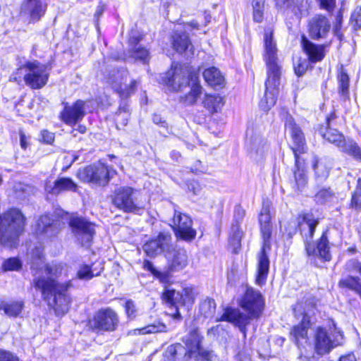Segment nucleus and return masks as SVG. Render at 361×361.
I'll return each mask as SVG.
<instances>
[{"mask_svg": "<svg viewBox=\"0 0 361 361\" xmlns=\"http://www.w3.org/2000/svg\"><path fill=\"white\" fill-rule=\"evenodd\" d=\"M127 75L128 74L126 71H113L108 78V83L121 97H128L135 91L137 86L135 80L132 81L129 87L123 84V81H126Z\"/></svg>", "mask_w": 361, "mask_h": 361, "instance_id": "obj_23", "label": "nucleus"}, {"mask_svg": "<svg viewBox=\"0 0 361 361\" xmlns=\"http://www.w3.org/2000/svg\"><path fill=\"white\" fill-rule=\"evenodd\" d=\"M216 310V303L213 299L207 298L200 305V312L205 318H212Z\"/></svg>", "mask_w": 361, "mask_h": 361, "instance_id": "obj_40", "label": "nucleus"}, {"mask_svg": "<svg viewBox=\"0 0 361 361\" xmlns=\"http://www.w3.org/2000/svg\"><path fill=\"white\" fill-rule=\"evenodd\" d=\"M274 1L279 10H290L297 16L307 15L310 8V3L307 0H274Z\"/></svg>", "mask_w": 361, "mask_h": 361, "instance_id": "obj_27", "label": "nucleus"}, {"mask_svg": "<svg viewBox=\"0 0 361 361\" xmlns=\"http://www.w3.org/2000/svg\"><path fill=\"white\" fill-rule=\"evenodd\" d=\"M243 236V231L238 224H233L231 229L229 235V243L234 247L238 248L240 245V240Z\"/></svg>", "mask_w": 361, "mask_h": 361, "instance_id": "obj_42", "label": "nucleus"}, {"mask_svg": "<svg viewBox=\"0 0 361 361\" xmlns=\"http://www.w3.org/2000/svg\"><path fill=\"white\" fill-rule=\"evenodd\" d=\"M318 223V220L314 217L313 214L309 213L300 215L297 221L298 226L305 240V250L309 259L317 266L319 262H328L331 259L326 232H324L316 242H309L313 237Z\"/></svg>", "mask_w": 361, "mask_h": 361, "instance_id": "obj_4", "label": "nucleus"}, {"mask_svg": "<svg viewBox=\"0 0 361 361\" xmlns=\"http://www.w3.org/2000/svg\"><path fill=\"white\" fill-rule=\"evenodd\" d=\"M29 137L23 132H20V142L23 149H25L28 146Z\"/></svg>", "mask_w": 361, "mask_h": 361, "instance_id": "obj_58", "label": "nucleus"}, {"mask_svg": "<svg viewBox=\"0 0 361 361\" xmlns=\"http://www.w3.org/2000/svg\"><path fill=\"white\" fill-rule=\"evenodd\" d=\"M154 123L163 128H167V123L159 114H154L152 117Z\"/></svg>", "mask_w": 361, "mask_h": 361, "instance_id": "obj_57", "label": "nucleus"}, {"mask_svg": "<svg viewBox=\"0 0 361 361\" xmlns=\"http://www.w3.org/2000/svg\"><path fill=\"white\" fill-rule=\"evenodd\" d=\"M166 326L162 324L148 325L140 329H136L133 330V333L135 335H144L147 334H154L157 332H162L166 331Z\"/></svg>", "mask_w": 361, "mask_h": 361, "instance_id": "obj_43", "label": "nucleus"}, {"mask_svg": "<svg viewBox=\"0 0 361 361\" xmlns=\"http://www.w3.org/2000/svg\"><path fill=\"white\" fill-rule=\"evenodd\" d=\"M339 361H356V357L353 353H348L340 357Z\"/></svg>", "mask_w": 361, "mask_h": 361, "instance_id": "obj_59", "label": "nucleus"}, {"mask_svg": "<svg viewBox=\"0 0 361 361\" xmlns=\"http://www.w3.org/2000/svg\"><path fill=\"white\" fill-rule=\"evenodd\" d=\"M192 219L189 216L175 211L173 219V228L177 238L186 241L193 240L196 231L192 228Z\"/></svg>", "mask_w": 361, "mask_h": 361, "instance_id": "obj_21", "label": "nucleus"}, {"mask_svg": "<svg viewBox=\"0 0 361 361\" xmlns=\"http://www.w3.org/2000/svg\"><path fill=\"white\" fill-rule=\"evenodd\" d=\"M173 47L178 53H190L193 54V46L192 45L189 37L185 33H178L176 32L173 35Z\"/></svg>", "mask_w": 361, "mask_h": 361, "instance_id": "obj_32", "label": "nucleus"}, {"mask_svg": "<svg viewBox=\"0 0 361 361\" xmlns=\"http://www.w3.org/2000/svg\"><path fill=\"white\" fill-rule=\"evenodd\" d=\"M145 267L150 271L154 276L159 278L161 281H164V275L160 271H157L152 265V264L148 261H145L144 263Z\"/></svg>", "mask_w": 361, "mask_h": 361, "instance_id": "obj_52", "label": "nucleus"}, {"mask_svg": "<svg viewBox=\"0 0 361 361\" xmlns=\"http://www.w3.org/2000/svg\"><path fill=\"white\" fill-rule=\"evenodd\" d=\"M322 9L332 12L336 5V0H316Z\"/></svg>", "mask_w": 361, "mask_h": 361, "instance_id": "obj_51", "label": "nucleus"}, {"mask_svg": "<svg viewBox=\"0 0 361 361\" xmlns=\"http://www.w3.org/2000/svg\"><path fill=\"white\" fill-rule=\"evenodd\" d=\"M204 19H205V25H207V24L209 23L211 20V16L208 13H205Z\"/></svg>", "mask_w": 361, "mask_h": 361, "instance_id": "obj_63", "label": "nucleus"}, {"mask_svg": "<svg viewBox=\"0 0 361 361\" xmlns=\"http://www.w3.org/2000/svg\"><path fill=\"white\" fill-rule=\"evenodd\" d=\"M171 236L169 233L162 232L157 238L147 242L143 245V250L149 257L157 256L161 252H168L171 247Z\"/></svg>", "mask_w": 361, "mask_h": 361, "instance_id": "obj_24", "label": "nucleus"}, {"mask_svg": "<svg viewBox=\"0 0 361 361\" xmlns=\"http://www.w3.org/2000/svg\"><path fill=\"white\" fill-rule=\"evenodd\" d=\"M245 214V212L241 206L237 205L235 207L234 217L237 221H241L243 219Z\"/></svg>", "mask_w": 361, "mask_h": 361, "instance_id": "obj_56", "label": "nucleus"}, {"mask_svg": "<svg viewBox=\"0 0 361 361\" xmlns=\"http://www.w3.org/2000/svg\"><path fill=\"white\" fill-rule=\"evenodd\" d=\"M68 224L77 241L85 247H89L95 233V226L82 217L68 216Z\"/></svg>", "mask_w": 361, "mask_h": 361, "instance_id": "obj_15", "label": "nucleus"}, {"mask_svg": "<svg viewBox=\"0 0 361 361\" xmlns=\"http://www.w3.org/2000/svg\"><path fill=\"white\" fill-rule=\"evenodd\" d=\"M345 269L351 273H359L361 275V262L356 259H350L345 264ZM339 286L347 288L361 298V279L357 276H348L339 281Z\"/></svg>", "mask_w": 361, "mask_h": 361, "instance_id": "obj_22", "label": "nucleus"}, {"mask_svg": "<svg viewBox=\"0 0 361 361\" xmlns=\"http://www.w3.org/2000/svg\"><path fill=\"white\" fill-rule=\"evenodd\" d=\"M171 157L176 159H178V158L180 157V154L178 152H171Z\"/></svg>", "mask_w": 361, "mask_h": 361, "instance_id": "obj_64", "label": "nucleus"}, {"mask_svg": "<svg viewBox=\"0 0 361 361\" xmlns=\"http://www.w3.org/2000/svg\"><path fill=\"white\" fill-rule=\"evenodd\" d=\"M37 259L40 262V267H35V264L32 265V269H37L35 273V279L33 281L38 277L44 278L45 281H53L57 283L56 279L62 276H67L68 267L59 263L52 262L42 265V252L40 250H37L35 254Z\"/></svg>", "mask_w": 361, "mask_h": 361, "instance_id": "obj_16", "label": "nucleus"}, {"mask_svg": "<svg viewBox=\"0 0 361 361\" xmlns=\"http://www.w3.org/2000/svg\"><path fill=\"white\" fill-rule=\"evenodd\" d=\"M351 205L355 208L361 206V179L357 180V187L352 196Z\"/></svg>", "mask_w": 361, "mask_h": 361, "instance_id": "obj_48", "label": "nucleus"}, {"mask_svg": "<svg viewBox=\"0 0 361 361\" xmlns=\"http://www.w3.org/2000/svg\"><path fill=\"white\" fill-rule=\"evenodd\" d=\"M61 229V224L59 220H52L45 214L42 216L37 222L36 232L37 234H45L47 237L55 235Z\"/></svg>", "mask_w": 361, "mask_h": 361, "instance_id": "obj_29", "label": "nucleus"}, {"mask_svg": "<svg viewBox=\"0 0 361 361\" xmlns=\"http://www.w3.org/2000/svg\"><path fill=\"white\" fill-rule=\"evenodd\" d=\"M314 299L309 298L298 302L293 308L295 316L298 319L301 318L300 324L293 326L290 332L293 339L298 346L307 342V330L310 326V316L314 314Z\"/></svg>", "mask_w": 361, "mask_h": 361, "instance_id": "obj_10", "label": "nucleus"}, {"mask_svg": "<svg viewBox=\"0 0 361 361\" xmlns=\"http://www.w3.org/2000/svg\"><path fill=\"white\" fill-rule=\"evenodd\" d=\"M264 61L267 67L266 90L259 106L264 111H269L276 103L280 85L281 67L277 56L276 42L271 30H266L264 35Z\"/></svg>", "mask_w": 361, "mask_h": 361, "instance_id": "obj_1", "label": "nucleus"}, {"mask_svg": "<svg viewBox=\"0 0 361 361\" xmlns=\"http://www.w3.org/2000/svg\"><path fill=\"white\" fill-rule=\"evenodd\" d=\"M89 103L90 102H86L80 99L77 100L72 104L64 103L63 109L59 114L61 121L68 126H75L82 121L87 110L92 111L89 109Z\"/></svg>", "mask_w": 361, "mask_h": 361, "instance_id": "obj_18", "label": "nucleus"}, {"mask_svg": "<svg viewBox=\"0 0 361 361\" xmlns=\"http://www.w3.org/2000/svg\"><path fill=\"white\" fill-rule=\"evenodd\" d=\"M252 7L253 19L255 22L260 23L264 18L265 0H250Z\"/></svg>", "mask_w": 361, "mask_h": 361, "instance_id": "obj_41", "label": "nucleus"}, {"mask_svg": "<svg viewBox=\"0 0 361 361\" xmlns=\"http://www.w3.org/2000/svg\"><path fill=\"white\" fill-rule=\"evenodd\" d=\"M313 169L316 178L319 180H325L329 174V167L325 160L314 158Z\"/></svg>", "mask_w": 361, "mask_h": 361, "instance_id": "obj_38", "label": "nucleus"}, {"mask_svg": "<svg viewBox=\"0 0 361 361\" xmlns=\"http://www.w3.org/2000/svg\"><path fill=\"white\" fill-rule=\"evenodd\" d=\"M140 192L130 186H120L111 195L112 204L124 212H138L142 208L140 202Z\"/></svg>", "mask_w": 361, "mask_h": 361, "instance_id": "obj_12", "label": "nucleus"}, {"mask_svg": "<svg viewBox=\"0 0 361 361\" xmlns=\"http://www.w3.org/2000/svg\"><path fill=\"white\" fill-rule=\"evenodd\" d=\"M47 10V4L42 0H23L21 12L30 16L32 21L39 20Z\"/></svg>", "mask_w": 361, "mask_h": 361, "instance_id": "obj_28", "label": "nucleus"}, {"mask_svg": "<svg viewBox=\"0 0 361 361\" xmlns=\"http://www.w3.org/2000/svg\"><path fill=\"white\" fill-rule=\"evenodd\" d=\"M202 104L212 114L219 111L224 105V99L219 94H205L202 100Z\"/></svg>", "mask_w": 361, "mask_h": 361, "instance_id": "obj_34", "label": "nucleus"}, {"mask_svg": "<svg viewBox=\"0 0 361 361\" xmlns=\"http://www.w3.org/2000/svg\"><path fill=\"white\" fill-rule=\"evenodd\" d=\"M271 214L269 205H263L259 216L260 230L263 239V246L258 255L257 275L256 283L262 286L265 283L269 273V260L266 254V250L269 249L272 226Z\"/></svg>", "mask_w": 361, "mask_h": 361, "instance_id": "obj_8", "label": "nucleus"}, {"mask_svg": "<svg viewBox=\"0 0 361 361\" xmlns=\"http://www.w3.org/2000/svg\"><path fill=\"white\" fill-rule=\"evenodd\" d=\"M76 184L69 178H60L54 184L47 183L45 190L53 195H58L63 191H75Z\"/></svg>", "mask_w": 361, "mask_h": 361, "instance_id": "obj_30", "label": "nucleus"}, {"mask_svg": "<svg viewBox=\"0 0 361 361\" xmlns=\"http://www.w3.org/2000/svg\"><path fill=\"white\" fill-rule=\"evenodd\" d=\"M111 171L102 163L90 165L79 172V176L83 180L99 185H106L110 179Z\"/></svg>", "mask_w": 361, "mask_h": 361, "instance_id": "obj_19", "label": "nucleus"}, {"mask_svg": "<svg viewBox=\"0 0 361 361\" xmlns=\"http://www.w3.org/2000/svg\"><path fill=\"white\" fill-rule=\"evenodd\" d=\"M342 20H343V12L341 9L337 13V15L336 16V23L334 26V32L336 36L338 37V38L341 40L343 34L341 32V27H342Z\"/></svg>", "mask_w": 361, "mask_h": 361, "instance_id": "obj_47", "label": "nucleus"}, {"mask_svg": "<svg viewBox=\"0 0 361 361\" xmlns=\"http://www.w3.org/2000/svg\"><path fill=\"white\" fill-rule=\"evenodd\" d=\"M161 82L173 91H183L189 87V92L180 97L185 105H194L202 94L197 73L185 65H172L171 70L161 77Z\"/></svg>", "mask_w": 361, "mask_h": 361, "instance_id": "obj_2", "label": "nucleus"}, {"mask_svg": "<svg viewBox=\"0 0 361 361\" xmlns=\"http://www.w3.org/2000/svg\"><path fill=\"white\" fill-rule=\"evenodd\" d=\"M125 310L128 318L133 319L136 317V307L134 302L131 300H128L125 304Z\"/></svg>", "mask_w": 361, "mask_h": 361, "instance_id": "obj_49", "label": "nucleus"}, {"mask_svg": "<svg viewBox=\"0 0 361 361\" xmlns=\"http://www.w3.org/2000/svg\"><path fill=\"white\" fill-rule=\"evenodd\" d=\"M25 217L20 210L12 208L0 215V242L13 247L25 226Z\"/></svg>", "mask_w": 361, "mask_h": 361, "instance_id": "obj_7", "label": "nucleus"}, {"mask_svg": "<svg viewBox=\"0 0 361 361\" xmlns=\"http://www.w3.org/2000/svg\"><path fill=\"white\" fill-rule=\"evenodd\" d=\"M49 75L46 65L37 61H27L16 70L11 76V80L18 84L23 80L31 89L38 90L47 83Z\"/></svg>", "mask_w": 361, "mask_h": 361, "instance_id": "obj_9", "label": "nucleus"}, {"mask_svg": "<svg viewBox=\"0 0 361 361\" xmlns=\"http://www.w3.org/2000/svg\"><path fill=\"white\" fill-rule=\"evenodd\" d=\"M0 361H18V359L8 351L0 350Z\"/></svg>", "mask_w": 361, "mask_h": 361, "instance_id": "obj_54", "label": "nucleus"}, {"mask_svg": "<svg viewBox=\"0 0 361 361\" xmlns=\"http://www.w3.org/2000/svg\"><path fill=\"white\" fill-rule=\"evenodd\" d=\"M42 140L47 144H51L54 140V134L47 130L41 131Z\"/></svg>", "mask_w": 361, "mask_h": 361, "instance_id": "obj_53", "label": "nucleus"}, {"mask_svg": "<svg viewBox=\"0 0 361 361\" xmlns=\"http://www.w3.org/2000/svg\"><path fill=\"white\" fill-rule=\"evenodd\" d=\"M309 60L305 59H298L294 63V71L298 76H302L305 74L309 67Z\"/></svg>", "mask_w": 361, "mask_h": 361, "instance_id": "obj_46", "label": "nucleus"}, {"mask_svg": "<svg viewBox=\"0 0 361 361\" xmlns=\"http://www.w3.org/2000/svg\"><path fill=\"white\" fill-rule=\"evenodd\" d=\"M166 257L168 261L169 272L180 271L188 266V257L187 252L183 249L174 250L172 252L169 250L166 253Z\"/></svg>", "mask_w": 361, "mask_h": 361, "instance_id": "obj_25", "label": "nucleus"}, {"mask_svg": "<svg viewBox=\"0 0 361 361\" xmlns=\"http://www.w3.org/2000/svg\"><path fill=\"white\" fill-rule=\"evenodd\" d=\"M264 305V300L260 292L250 288L247 289L240 302V307L247 312V314L241 312L238 309L226 308L220 319L216 320L226 321L234 324L245 338L247 325L250 323L252 319L260 316Z\"/></svg>", "mask_w": 361, "mask_h": 361, "instance_id": "obj_3", "label": "nucleus"}, {"mask_svg": "<svg viewBox=\"0 0 361 361\" xmlns=\"http://www.w3.org/2000/svg\"><path fill=\"white\" fill-rule=\"evenodd\" d=\"M196 293L191 286L183 288L180 291L166 288L162 293V298L171 308H174L172 317L176 319H181L180 307H185L187 310L192 305L195 300Z\"/></svg>", "mask_w": 361, "mask_h": 361, "instance_id": "obj_11", "label": "nucleus"}, {"mask_svg": "<svg viewBox=\"0 0 361 361\" xmlns=\"http://www.w3.org/2000/svg\"><path fill=\"white\" fill-rule=\"evenodd\" d=\"M34 286L41 291L43 298L54 308L57 316L62 317L68 312L71 300L66 292L72 286L71 281L59 283L38 277L34 281Z\"/></svg>", "mask_w": 361, "mask_h": 361, "instance_id": "obj_5", "label": "nucleus"}, {"mask_svg": "<svg viewBox=\"0 0 361 361\" xmlns=\"http://www.w3.org/2000/svg\"><path fill=\"white\" fill-rule=\"evenodd\" d=\"M321 135L325 140L338 147L343 152L361 161V149L356 142L353 140L345 141L343 135L336 129L329 128L325 133L321 130Z\"/></svg>", "mask_w": 361, "mask_h": 361, "instance_id": "obj_17", "label": "nucleus"}, {"mask_svg": "<svg viewBox=\"0 0 361 361\" xmlns=\"http://www.w3.org/2000/svg\"><path fill=\"white\" fill-rule=\"evenodd\" d=\"M302 49L308 56V60L312 63L322 61L324 56V47L322 45L315 44L305 37L302 41Z\"/></svg>", "mask_w": 361, "mask_h": 361, "instance_id": "obj_31", "label": "nucleus"}, {"mask_svg": "<svg viewBox=\"0 0 361 361\" xmlns=\"http://www.w3.org/2000/svg\"><path fill=\"white\" fill-rule=\"evenodd\" d=\"M350 22L355 27H361V8H356L353 12Z\"/></svg>", "mask_w": 361, "mask_h": 361, "instance_id": "obj_50", "label": "nucleus"}, {"mask_svg": "<svg viewBox=\"0 0 361 361\" xmlns=\"http://www.w3.org/2000/svg\"><path fill=\"white\" fill-rule=\"evenodd\" d=\"M203 76L207 83L214 88L222 87L225 83L224 76L220 71L215 67H210L204 70Z\"/></svg>", "mask_w": 361, "mask_h": 361, "instance_id": "obj_33", "label": "nucleus"}, {"mask_svg": "<svg viewBox=\"0 0 361 361\" xmlns=\"http://www.w3.org/2000/svg\"><path fill=\"white\" fill-rule=\"evenodd\" d=\"M338 81L339 85V92L343 96L348 94L349 77L346 73L341 70L338 75Z\"/></svg>", "mask_w": 361, "mask_h": 361, "instance_id": "obj_45", "label": "nucleus"}, {"mask_svg": "<svg viewBox=\"0 0 361 361\" xmlns=\"http://www.w3.org/2000/svg\"><path fill=\"white\" fill-rule=\"evenodd\" d=\"M285 130L286 133L290 135L293 142L291 149L295 156V166L293 169L294 187L298 190H302L307 183L305 163L304 159L300 157V154L305 152V137L301 129L290 116H288L286 118Z\"/></svg>", "mask_w": 361, "mask_h": 361, "instance_id": "obj_6", "label": "nucleus"}, {"mask_svg": "<svg viewBox=\"0 0 361 361\" xmlns=\"http://www.w3.org/2000/svg\"><path fill=\"white\" fill-rule=\"evenodd\" d=\"M338 196L330 188H320L314 195V200L317 204H334L338 202Z\"/></svg>", "mask_w": 361, "mask_h": 361, "instance_id": "obj_35", "label": "nucleus"}, {"mask_svg": "<svg viewBox=\"0 0 361 361\" xmlns=\"http://www.w3.org/2000/svg\"><path fill=\"white\" fill-rule=\"evenodd\" d=\"M238 361H251L250 357L248 355L239 354L238 356Z\"/></svg>", "mask_w": 361, "mask_h": 361, "instance_id": "obj_61", "label": "nucleus"}, {"mask_svg": "<svg viewBox=\"0 0 361 361\" xmlns=\"http://www.w3.org/2000/svg\"><path fill=\"white\" fill-rule=\"evenodd\" d=\"M23 307L24 303L22 301L11 302H0V311L3 310L8 317H18L21 313Z\"/></svg>", "mask_w": 361, "mask_h": 361, "instance_id": "obj_37", "label": "nucleus"}, {"mask_svg": "<svg viewBox=\"0 0 361 361\" xmlns=\"http://www.w3.org/2000/svg\"><path fill=\"white\" fill-rule=\"evenodd\" d=\"M90 326L92 329L112 331H114L118 324V319L116 313L110 308L99 310L90 321Z\"/></svg>", "mask_w": 361, "mask_h": 361, "instance_id": "obj_20", "label": "nucleus"}, {"mask_svg": "<svg viewBox=\"0 0 361 361\" xmlns=\"http://www.w3.org/2000/svg\"><path fill=\"white\" fill-rule=\"evenodd\" d=\"M188 189L189 191L192 192L194 195H197L201 190V186L198 182L192 180L188 183Z\"/></svg>", "mask_w": 361, "mask_h": 361, "instance_id": "obj_55", "label": "nucleus"}, {"mask_svg": "<svg viewBox=\"0 0 361 361\" xmlns=\"http://www.w3.org/2000/svg\"><path fill=\"white\" fill-rule=\"evenodd\" d=\"M333 326V329L330 326L329 329L324 327L317 328L314 343V349L317 354L320 355L327 354L333 348L343 343V334L336 329L334 324Z\"/></svg>", "mask_w": 361, "mask_h": 361, "instance_id": "obj_13", "label": "nucleus"}, {"mask_svg": "<svg viewBox=\"0 0 361 361\" xmlns=\"http://www.w3.org/2000/svg\"><path fill=\"white\" fill-rule=\"evenodd\" d=\"M202 336L197 329L190 331L184 342L188 349L187 361H217L216 356L205 350L201 345Z\"/></svg>", "mask_w": 361, "mask_h": 361, "instance_id": "obj_14", "label": "nucleus"}, {"mask_svg": "<svg viewBox=\"0 0 361 361\" xmlns=\"http://www.w3.org/2000/svg\"><path fill=\"white\" fill-rule=\"evenodd\" d=\"M102 269L103 268L102 267L96 271V269H93L91 266L82 264L77 271L76 277L81 280H90L93 277L99 276Z\"/></svg>", "mask_w": 361, "mask_h": 361, "instance_id": "obj_39", "label": "nucleus"}, {"mask_svg": "<svg viewBox=\"0 0 361 361\" xmlns=\"http://www.w3.org/2000/svg\"><path fill=\"white\" fill-rule=\"evenodd\" d=\"M188 25H190L192 28L198 29L199 28V24L197 21L192 20L191 21Z\"/></svg>", "mask_w": 361, "mask_h": 361, "instance_id": "obj_62", "label": "nucleus"}, {"mask_svg": "<svg viewBox=\"0 0 361 361\" xmlns=\"http://www.w3.org/2000/svg\"><path fill=\"white\" fill-rule=\"evenodd\" d=\"M330 27V23L325 16L316 15L310 19L308 24L310 35L316 39L324 38L329 32Z\"/></svg>", "mask_w": 361, "mask_h": 361, "instance_id": "obj_26", "label": "nucleus"}, {"mask_svg": "<svg viewBox=\"0 0 361 361\" xmlns=\"http://www.w3.org/2000/svg\"><path fill=\"white\" fill-rule=\"evenodd\" d=\"M22 268V262L17 257H11L5 259L1 265L3 271H18Z\"/></svg>", "mask_w": 361, "mask_h": 361, "instance_id": "obj_44", "label": "nucleus"}, {"mask_svg": "<svg viewBox=\"0 0 361 361\" xmlns=\"http://www.w3.org/2000/svg\"><path fill=\"white\" fill-rule=\"evenodd\" d=\"M104 12V5H99L95 11V17L99 18Z\"/></svg>", "mask_w": 361, "mask_h": 361, "instance_id": "obj_60", "label": "nucleus"}, {"mask_svg": "<svg viewBox=\"0 0 361 361\" xmlns=\"http://www.w3.org/2000/svg\"><path fill=\"white\" fill-rule=\"evenodd\" d=\"M139 40L140 38L134 35L130 36L129 39L131 51L130 56L136 59L146 61L149 57V51L138 44Z\"/></svg>", "mask_w": 361, "mask_h": 361, "instance_id": "obj_36", "label": "nucleus"}]
</instances>
